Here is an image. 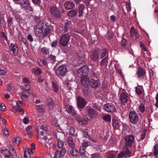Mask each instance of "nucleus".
<instances>
[{
    "mask_svg": "<svg viewBox=\"0 0 158 158\" xmlns=\"http://www.w3.org/2000/svg\"><path fill=\"white\" fill-rule=\"evenodd\" d=\"M64 142L62 140H59L57 142V145L59 148H62L64 146Z\"/></svg>",
    "mask_w": 158,
    "mask_h": 158,
    "instance_id": "46",
    "label": "nucleus"
},
{
    "mask_svg": "<svg viewBox=\"0 0 158 158\" xmlns=\"http://www.w3.org/2000/svg\"><path fill=\"white\" fill-rule=\"evenodd\" d=\"M98 112L92 108H90L88 110V117L89 120H90L97 117L98 115Z\"/></svg>",
    "mask_w": 158,
    "mask_h": 158,
    "instance_id": "11",
    "label": "nucleus"
},
{
    "mask_svg": "<svg viewBox=\"0 0 158 158\" xmlns=\"http://www.w3.org/2000/svg\"><path fill=\"white\" fill-rule=\"evenodd\" d=\"M70 39V36L69 34H64L61 37L60 40V45L63 46H66L68 44Z\"/></svg>",
    "mask_w": 158,
    "mask_h": 158,
    "instance_id": "5",
    "label": "nucleus"
},
{
    "mask_svg": "<svg viewBox=\"0 0 158 158\" xmlns=\"http://www.w3.org/2000/svg\"><path fill=\"white\" fill-rule=\"evenodd\" d=\"M54 101L51 99L49 100L48 105L49 109L50 110H52L53 109L54 106Z\"/></svg>",
    "mask_w": 158,
    "mask_h": 158,
    "instance_id": "42",
    "label": "nucleus"
},
{
    "mask_svg": "<svg viewBox=\"0 0 158 158\" xmlns=\"http://www.w3.org/2000/svg\"><path fill=\"white\" fill-rule=\"evenodd\" d=\"M77 102L78 106L81 108H83L86 105L87 101L80 96L77 98Z\"/></svg>",
    "mask_w": 158,
    "mask_h": 158,
    "instance_id": "10",
    "label": "nucleus"
},
{
    "mask_svg": "<svg viewBox=\"0 0 158 158\" xmlns=\"http://www.w3.org/2000/svg\"><path fill=\"white\" fill-rule=\"evenodd\" d=\"M108 57L107 56H106L105 58L103 59L100 63V64L101 66H104L105 65L106 66L108 64Z\"/></svg>",
    "mask_w": 158,
    "mask_h": 158,
    "instance_id": "40",
    "label": "nucleus"
},
{
    "mask_svg": "<svg viewBox=\"0 0 158 158\" xmlns=\"http://www.w3.org/2000/svg\"><path fill=\"white\" fill-rule=\"evenodd\" d=\"M89 130L87 129H84L83 131V138H88L92 141L94 142H96V141L94 139L91 138L90 136L89 135Z\"/></svg>",
    "mask_w": 158,
    "mask_h": 158,
    "instance_id": "17",
    "label": "nucleus"
},
{
    "mask_svg": "<svg viewBox=\"0 0 158 158\" xmlns=\"http://www.w3.org/2000/svg\"><path fill=\"white\" fill-rule=\"evenodd\" d=\"M154 154L155 156L157 157V155H158V145L157 144L155 145L154 146Z\"/></svg>",
    "mask_w": 158,
    "mask_h": 158,
    "instance_id": "47",
    "label": "nucleus"
},
{
    "mask_svg": "<svg viewBox=\"0 0 158 158\" xmlns=\"http://www.w3.org/2000/svg\"><path fill=\"white\" fill-rule=\"evenodd\" d=\"M52 89L56 92H57L59 90V88L57 84L54 82L52 83Z\"/></svg>",
    "mask_w": 158,
    "mask_h": 158,
    "instance_id": "45",
    "label": "nucleus"
},
{
    "mask_svg": "<svg viewBox=\"0 0 158 158\" xmlns=\"http://www.w3.org/2000/svg\"><path fill=\"white\" fill-rule=\"evenodd\" d=\"M36 108L37 111L40 112H43L45 110V106L44 105H37Z\"/></svg>",
    "mask_w": 158,
    "mask_h": 158,
    "instance_id": "43",
    "label": "nucleus"
},
{
    "mask_svg": "<svg viewBox=\"0 0 158 158\" xmlns=\"http://www.w3.org/2000/svg\"><path fill=\"white\" fill-rule=\"evenodd\" d=\"M130 34L131 36H135L136 38H138L139 36V35L137 32L134 29L133 27H131L130 31Z\"/></svg>",
    "mask_w": 158,
    "mask_h": 158,
    "instance_id": "30",
    "label": "nucleus"
},
{
    "mask_svg": "<svg viewBox=\"0 0 158 158\" xmlns=\"http://www.w3.org/2000/svg\"><path fill=\"white\" fill-rule=\"evenodd\" d=\"M108 143L111 146L115 145L116 143V138L114 136H111L108 142Z\"/></svg>",
    "mask_w": 158,
    "mask_h": 158,
    "instance_id": "26",
    "label": "nucleus"
},
{
    "mask_svg": "<svg viewBox=\"0 0 158 158\" xmlns=\"http://www.w3.org/2000/svg\"><path fill=\"white\" fill-rule=\"evenodd\" d=\"M48 130V128L46 125H42L39 129L36 128V131L39 135V139H41L40 142L44 145L45 146L48 148H50L52 143L51 139H48L46 136H44V131H46Z\"/></svg>",
    "mask_w": 158,
    "mask_h": 158,
    "instance_id": "2",
    "label": "nucleus"
},
{
    "mask_svg": "<svg viewBox=\"0 0 158 158\" xmlns=\"http://www.w3.org/2000/svg\"><path fill=\"white\" fill-rule=\"evenodd\" d=\"M56 135L57 139L59 140H62L65 137V135L64 133L58 131L56 132Z\"/></svg>",
    "mask_w": 158,
    "mask_h": 158,
    "instance_id": "24",
    "label": "nucleus"
},
{
    "mask_svg": "<svg viewBox=\"0 0 158 158\" xmlns=\"http://www.w3.org/2000/svg\"><path fill=\"white\" fill-rule=\"evenodd\" d=\"M67 71V68L64 65H62L59 66L56 70L57 75L63 76L64 75Z\"/></svg>",
    "mask_w": 158,
    "mask_h": 158,
    "instance_id": "6",
    "label": "nucleus"
},
{
    "mask_svg": "<svg viewBox=\"0 0 158 158\" xmlns=\"http://www.w3.org/2000/svg\"><path fill=\"white\" fill-rule=\"evenodd\" d=\"M106 146L105 145H99L98 147L99 149L101 152H104L105 150Z\"/></svg>",
    "mask_w": 158,
    "mask_h": 158,
    "instance_id": "62",
    "label": "nucleus"
},
{
    "mask_svg": "<svg viewBox=\"0 0 158 158\" xmlns=\"http://www.w3.org/2000/svg\"><path fill=\"white\" fill-rule=\"evenodd\" d=\"M1 152L5 157L9 158L10 156V151L9 150L5 149L4 150H2Z\"/></svg>",
    "mask_w": 158,
    "mask_h": 158,
    "instance_id": "34",
    "label": "nucleus"
},
{
    "mask_svg": "<svg viewBox=\"0 0 158 158\" xmlns=\"http://www.w3.org/2000/svg\"><path fill=\"white\" fill-rule=\"evenodd\" d=\"M130 152L129 149L126 148L125 151H122L117 155V158H127Z\"/></svg>",
    "mask_w": 158,
    "mask_h": 158,
    "instance_id": "15",
    "label": "nucleus"
},
{
    "mask_svg": "<svg viewBox=\"0 0 158 158\" xmlns=\"http://www.w3.org/2000/svg\"><path fill=\"white\" fill-rule=\"evenodd\" d=\"M22 5L24 7H28L29 5V2L28 0H23Z\"/></svg>",
    "mask_w": 158,
    "mask_h": 158,
    "instance_id": "51",
    "label": "nucleus"
},
{
    "mask_svg": "<svg viewBox=\"0 0 158 158\" xmlns=\"http://www.w3.org/2000/svg\"><path fill=\"white\" fill-rule=\"evenodd\" d=\"M98 133L99 134V139L103 140H105L107 139L108 136L107 135L106 136L105 135L103 131L100 132L99 131H98Z\"/></svg>",
    "mask_w": 158,
    "mask_h": 158,
    "instance_id": "25",
    "label": "nucleus"
},
{
    "mask_svg": "<svg viewBox=\"0 0 158 158\" xmlns=\"http://www.w3.org/2000/svg\"><path fill=\"white\" fill-rule=\"evenodd\" d=\"M147 129H144L141 133L140 135V139H137V140L139 141L140 140H143L145 138Z\"/></svg>",
    "mask_w": 158,
    "mask_h": 158,
    "instance_id": "38",
    "label": "nucleus"
},
{
    "mask_svg": "<svg viewBox=\"0 0 158 158\" xmlns=\"http://www.w3.org/2000/svg\"><path fill=\"white\" fill-rule=\"evenodd\" d=\"M89 77L87 75L81 76V82L82 86L87 87L89 84Z\"/></svg>",
    "mask_w": 158,
    "mask_h": 158,
    "instance_id": "14",
    "label": "nucleus"
},
{
    "mask_svg": "<svg viewBox=\"0 0 158 158\" xmlns=\"http://www.w3.org/2000/svg\"><path fill=\"white\" fill-rule=\"evenodd\" d=\"M85 149L82 147H80L79 151L81 155L85 154Z\"/></svg>",
    "mask_w": 158,
    "mask_h": 158,
    "instance_id": "57",
    "label": "nucleus"
},
{
    "mask_svg": "<svg viewBox=\"0 0 158 158\" xmlns=\"http://www.w3.org/2000/svg\"><path fill=\"white\" fill-rule=\"evenodd\" d=\"M28 96L29 94L27 92H23L21 94V98L23 100H26L28 98Z\"/></svg>",
    "mask_w": 158,
    "mask_h": 158,
    "instance_id": "39",
    "label": "nucleus"
},
{
    "mask_svg": "<svg viewBox=\"0 0 158 158\" xmlns=\"http://www.w3.org/2000/svg\"><path fill=\"white\" fill-rule=\"evenodd\" d=\"M90 143L89 141H85L82 144V146L81 147L82 148H86L90 145Z\"/></svg>",
    "mask_w": 158,
    "mask_h": 158,
    "instance_id": "54",
    "label": "nucleus"
},
{
    "mask_svg": "<svg viewBox=\"0 0 158 158\" xmlns=\"http://www.w3.org/2000/svg\"><path fill=\"white\" fill-rule=\"evenodd\" d=\"M23 81L24 83H30V81L29 79L26 77L23 78Z\"/></svg>",
    "mask_w": 158,
    "mask_h": 158,
    "instance_id": "63",
    "label": "nucleus"
},
{
    "mask_svg": "<svg viewBox=\"0 0 158 158\" xmlns=\"http://www.w3.org/2000/svg\"><path fill=\"white\" fill-rule=\"evenodd\" d=\"M12 110L14 112L19 111V114L22 115L24 114V111L23 109L22 108L17 107V106H14Z\"/></svg>",
    "mask_w": 158,
    "mask_h": 158,
    "instance_id": "23",
    "label": "nucleus"
},
{
    "mask_svg": "<svg viewBox=\"0 0 158 158\" xmlns=\"http://www.w3.org/2000/svg\"><path fill=\"white\" fill-rule=\"evenodd\" d=\"M89 71V68L87 65H84L80 68L78 70V73L81 74V76L87 75Z\"/></svg>",
    "mask_w": 158,
    "mask_h": 158,
    "instance_id": "13",
    "label": "nucleus"
},
{
    "mask_svg": "<svg viewBox=\"0 0 158 158\" xmlns=\"http://www.w3.org/2000/svg\"><path fill=\"white\" fill-rule=\"evenodd\" d=\"M32 2L35 4L39 5L41 2V0H32Z\"/></svg>",
    "mask_w": 158,
    "mask_h": 158,
    "instance_id": "64",
    "label": "nucleus"
},
{
    "mask_svg": "<svg viewBox=\"0 0 158 158\" xmlns=\"http://www.w3.org/2000/svg\"><path fill=\"white\" fill-rule=\"evenodd\" d=\"M88 118H84L83 119H81L79 120V123L81 126H84L85 125L87 124L88 123Z\"/></svg>",
    "mask_w": 158,
    "mask_h": 158,
    "instance_id": "32",
    "label": "nucleus"
},
{
    "mask_svg": "<svg viewBox=\"0 0 158 158\" xmlns=\"http://www.w3.org/2000/svg\"><path fill=\"white\" fill-rule=\"evenodd\" d=\"M50 12L52 16L57 18L61 17L60 10L55 5L51 6L50 8Z\"/></svg>",
    "mask_w": 158,
    "mask_h": 158,
    "instance_id": "3",
    "label": "nucleus"
},
{
    "mask_svg": "<svg viewBox=\"0 0 158 158\" xmlns=\"http://www.w3.org/2000/svg\"><path fill=\"white\" fill-rule=\"evenodd\" d=\"M104 108L105 110L108 112H113L115 110V107L114 104L107 103L104 105Z\"/></svg>",
    "mask_w": 158,
    "mask_h": 158,
    "instance_id": "8",
    "label": "nucleus"
},
{
    "mask_svg": "<svg viewBox=\"0 0 158 158\" xmlns=\"http://www.w3.org/2000/svg\"><path fill=\"white\" fill-rule=\"evenodd\" d=\"M6 110V107L4 104L3 103H0V110L4 111Z\"/></svg>",
    "mask_w": 158,
    "mask_h": 158,
    "instance_id": "55",
    "label": "nucleus"
},
{
    "mask_svg": "<svg viewBox=\"0 0 158 158\" xmlns=\"http://www.w3.org/2000/svg\"><path fill=\"white\" fill-rule=\"evenodd\" d=\"M35 35L38 37L44 38L46 37L51 32L49 28L44 25V23L40 22L34 28Z\"/></svg>",
    "mask_w": 158,
    "mask_h": 158,
    "instance_id": "1",
    "label": "nucleus"
},
{
    "mask_svg": "<svg viewBox=\"0 0 158 158\" xmlns=\"http://www.w3.org/2000/svg\"><path fill=\"white\" fill-rule=\"evenodd\" d=\"M38 62L39 65L40 66H45L47 64V59L46 58H44L43 59H39L38 60Z\"/></svg>",
    "mask_w": 158,
    "mask_h": 158,
    "instance_id": "28",
    "label": "nucleus"
},
{
    "mask_svg": "<svg viewBox=\"0 0 158 158\" xmlns=\"http://www.w3.org/2000/svg\"><path fill=\"white\" fill-rule=\"evenodd\" d=\"M85 9V7L83 4H80L78 6V12L79 13V16H81L82 15L84 10Z\"/></svg>",
    "mask_w": 158,
    "mask_h": 158,
    "instance_id": "35",
    "label": "nucleus"
},
{
    "mask_svg": "<svg viewBox=\"0 0 158 158\" xmlns=\"http://www.w3.org/2000/svg\"><path fill=\"white\" fill-rule=\"evenodd\" d=\"M64 5L66 9L69 10L73 8L74 6V4L70 1H66L64 2Z\"/></svg>",
    "mask_w": 158,
    "mask_h": 158,
    "instance_id": "18",
    "label": "nucleus"
},
{
    "mask_svg": "<svg viewBox=\"0 0 158 158\" xmlns=\"http://www.w3.org/2000/svg\"><path fill=\"white\" fill-rule=\"evenodd\" d=\"M112 125L114 127L118 129L119 127L118 121L115 119H112Z\"/></svg>",
    "mask_w": 158,
    "mask_h": 158,
    "instance_id": "44",
    "label": "nucleus"
},
{
    "mask_svg": "<svg viewBox=\"0 0 158 158\" xmlns=\"http://www.w3.org/2000/svg\"><path fill=\"white\" fill-rule=\"evenodd\" d=\"M27 135L29 138H31L33 135V129L32 127L29 126L26 128Z\"/></svg>",
    "mask_w": 158,
    "mask_h": 158,
    "instance_id": "21",
    "label": "nucleus"
},
{
    "mask_svg": "<svg viewBox=\"0 0 158 158\" xmlns=\"http://www.w3.org/2000/svg\"><path fill=\"white\" fill-rule=\"evenodd\" d=\"M10 47H12V49H10V51H12L15 55H17L18 52V48L17 45L16 44H13L11 43L10 44Z\"/></svg>",
    "mask_w": 158,
    "mask_h": 158,
    "instance_id": "19",
    "label": "nucleus"
},
{
    "mask_svg": "<svg viewBox=\"0 0 158 158\" xmlns=\"http://www.w3.org/2000/svg\"><path fill=\"white\" fill-rule=\"evenodd\" d=\"M52 123L56 127H59V124L56 119H53L52 120Z\"/></svg>",
    "mask_w": 158,
    "mask_h": 158,
    "instance_id": "58",
    "label": "nucleus"
},
{
    "mask_svg": "<svg viewBox=\"0 0 158 158\" xmlns=\"http://www.w3.org/2000/svg\"><path fill=\"white\" fill-rule=\"evenodd\" d=\"M17 155L15 148L13 147H10V157L16 158Z\"/></svg>",
    "mask_w": 158,
    "mask_h": 158,
    "instance_id": "33",
    "label": "nucleus"
},
{
    "mask_svg": "<svg viewBox=\"0 0 158 158\" xmlns=\"http://www.w3.org/2000/svg\"><path fill=\"white\" fill-rule=\"evenodd\" d=\"M22 141V139L19 137H15L13 140V143L14 145L18 146L20 144Z\"/></svg>",
    "mask_w": 158,
    "mask_h": 158,
    "instance_id": "20",
    "label": "nucleus"
},
{
    "mask_svg": "<svg viewBox=\"0 0 158 158\" xmlns=\"http://www.w3.org/2000/svg\"><path fill=\"white\" fill-rule=\"evenodd\" d=\"M146 73L145 71L141 68H139L138 69L137 75L139 77L144 76Z\"/></svg>",
    "mask_w": 158,
    "mask_h": 158,
    "instance_id": "27",
    "label": "nucleus"
},
{
    "mask_svg": "<svg viewBox=\"0 0 158 158\" xmlns=\"http://www.w3.org/2000/svg\"><path fill=\"white\" fill-rule=\"evenodd\" d=\"M129 119L131 123L136 124L138 121L139 117L137 113L134 111H131L129 114Z\"/></svg>",
    "mask_w": 158,
    "mask_h": 158,
    "instance_id": "4",
    "label": "nucleus"
},
{
    "mask_svg": "<svg viewBox=\"0 0 158 158\" xmlns=\"http://www.w3.org/2000/svg\"><path fill=\"white\" fill-rule=\"evenodd\" d=\"M89 84L92 88H94L98 87L100 85L98 81L94 79H91L89 81Z\"/></svg>",
    "mask_w": 158,
    "mask_h": 158,
    "instance_id": "16",
    "label": "nucleus"
},
{
    "mask_svg": "<svg viewBox=\"0 0 158 158\" xmlns=\"http://www.w3.org/2000/svg\"><path fill=\"white\" fill-rule=\"evenodd\" d=\"M77 12V9H75L73 10H71L68 12L67 15L68 16L72 17L75 16Z\"/></svg>",
    "mask_w": 158,
    "mask_h": 158,
    "instance_id": "37",
    "label": "nucleus"
},
{
    "mask_svg": "<svg viewBox=\"0 0 158 158\" xmlns=\"http://www.w3.org/2000/svg\"><path fill=\"white\" fill-rule=\"evenodd\" d=\"M102 55L101 56V59L103 58L104 56L106 55L107 51L105 49H103L101 50Z\"/></svg>",
    "mask_w": 158,
    "mask_h": 158,
    "instance_id": "53",
    "label": "nucleus"
},
{
    "mask_svg": "<svg viewBox=\"0 0 158 158\" xmlns=\"http://www.w3.org/2000/svg\"><path fill=\"white\" fill-rule=\"evenodd\" d=\"M75 131V129L73 127H71L69 129V133L71 135H74Z\"/></svg>",
    "mask_w": 158,
    "mask_h": 158,
    "instance_id": "56",
    "label": "nucleus"
},
{
    "mask_svg": "<svg viewBox=\"0 0 158 158\" xmlns=\"http://www.w3.org/2000/svg\"><path fill=\"white\" fill-rule=\"evenodd\" d=\"M42 52L46 54H49V51L48 49L46 48H43L41 49Z\"/></svg>",
    "mask_w": 158,
    "mask_h": 158,
    "instance_id": "52",
    "label": "nucleus"
},
{
    "mask_svg": "<svg viewBox=\"0 0 158 158\" xmlns=\"http://www.w3.org/2000/svg\"><path fill=\"white\" fill-rule=\"evenodd\" d=\"M102 118L105 121L109 122L111 121V117L110 115L108 114H106L102 115Z\"/></svg>",
    "mask_w": 158,
    "mask_h": 158,
    "instance_id": "36",
    "label": "nucleus"
},
{
    "mask_svg": "<svg viewBox=\"0 0 158 158\" xmlns=\"http://www.w3.org/2000/svg\"><path fill=\"white\" fill-rule=\"evenodd\" d=\"M139 110L141 112H143L145 110V107L143 104H140L138 107Z\"/></svg>",
    "mask_w": 158,
    "mask_h": 158,
    "instance_id": "50",
    "label": "nucleus"
},
{
    "mask_svg": "<svg viewBox=\"0 0 158 158\" xmlns=\"http://www.w3.org/2000/svg\"><path fill=\"white\" fill-rule=\"evenodd\" d=\"M99 52L98 51H96L94 52L91 56V60L94 61H96L99 58Z\"/></svg>",
    "mask_w": 158,
    "mask_h": 158,
    "instance_id": "29",
    "label": "nucleus"
},
{
    "mask_svg": "<svg viewBox=\"0 0 158 158\" xmlns=\"http://www.w3.org/2000/svg\"><path fill=\"white\" fill-rule=\"evenodd\" d=\"M9 130L6 129H4L2 131V134L3 135L6 137H7L9 135Z\"/></svg>",
    "mask_w": 158,
    "mask_h": 158,
    "instance_id": "48",
    "label": "nucleus"
},
{
    "mask_svg": "<svg viewBox=\"0 0 158 158\" xmlns=\"http://www.w3.org/2000/svg\"><path fill=\"white\" fill-rule=\"evenodd\" d=\"M31 147L30 149L28 151V154H33V151L32 150H34L35 149V144L34 143H32L31 145Z\"/></svg>",
    "mask_w": 158,
    "mask_h": 158,
    "instance_id": "49",
    "label": "nucleus"
},
{
    "mask_svg": "<svg viewBox=\"0 0 158 158\" xmlns=\"http://www.w3.org/2000/svg\"><path fill=\"white\" fill-rule=\"evenodd\" d=\"M32 73L35 75H39L42 72L40 69L38 68H35L32 69Z\"/></svg>",
    "mask_w": 158,
    "mask_h": 158,
    "instance_id": "31",
    "label": "nucleus"
},
{
    "mask_svg": "<svg viewBox=\"0 0 158 158\" xmlns=\"http://www.w3.org/2000/svg\"><path fill=\"white\" fill-rule=\"evenodd\" d=\"M135 139V136L132 135H128L126 136L125 144L129 147H131L133 144Z\"/></svg>",
    "mask_w": 158,
    "mask_h": 158,
    "instance_id": "7",
    "label": "nucleus"
},
{
    "mask_svg": "<svg viewBox=\"0 0 158 158\" xmlns=\"http://www.w3.org/2000/svg\"><path fill=\"white\" fill-rule=\"evenodd\" d=\"M91 156L92 158H102V156L98 153L92 154Z\"/></svg>",
    "mask_w": 158,
    "mask_h": 158,
    "instance_id": "59",
    "label": "nucleus"
},
{
    "mask_svg": "<svg viewBox=\"0 0 158 158\" xmlns=\"http://www.w3.org/2000/svg\"><path fill=\"white\" fill-rule=\"evenodd\" d=\"M69 152L71 155L75 157H77L79 153L78 150L74 148H72L70 149Z\"/></svg>",
    "mask_w": 158,
    "mask_h": 158,
    "instance_id": "22",
    "label": "nucleus"
},
{
    "mask_svg": "<svg viewBox=\"0 0 158 158\" xmlns=\"http://www.w3.org/2000/svg\"><path fill=\"white\" fill-rule=\"evenodd\" d=\"M66 150L65 148H64L60 150H58L56 151L54 158H61L64 157L66 153Z\"/></svg>",
    "mask_w": 158,
    "mask_h": 158,
    "instance_id": "9",
    "label": "nucleus"
},
{
    "mask_svg": "<svg viewBox=\"0 0 158 158\" xmlns=\"http://www.w3.org/2000/svg\"><path fill=\"white\" fill-rule=\"evenodd\" d=\"M129 97L127 94L125 93H122L120 94L119 97V101L122 104H124L126 103L129 99Z\"/></svg>",
    "mask_w": 158,
    "mask_h": 158,
    "instance_id": "12",
    "label": "nucleus"
},
{
    "mask_svg": "<svg viewBox=\"0 0 158 158\" xmlns=\"http://www.w3.org/2000/svg\"><path fill=\"white\" fill-rule=\"evenodd\" d=\"M127 44L126 40L125 38H123L122 40L121 44L122 46L125 48Z\"/></svg>",
    "mask_w": 158,
    "mask_h": 158,
    "instance_id": "61",
    "label": "nucleus"
},
{
    "mask_svg": "<svg viewBox=\"0 0 158 158\" xmlns=\"http://www.w3.org/2000/svg\"><path fill=\"white\" fill-rule=\"evenodd\" d=\"M27 153L25 152L24 153V156L25 158H37L36 157H35L34 158H33V157L32 156L31 154H28V155H27Z\"/></svg>",
    "mask_w": 158,
    "mask_h": 158,
    "instance_id": "60",
    "label": "nucleus"
},
{
    "mask_svg": "<svg viewBox=\"0 0 158 158\" xmlns=\"http://www.w3.org/2000/svg\"><path fill=\"white\" fill-rule=\"evenodd\" d=\"M68 142L69 146L71 148L75 147V145L73 141V139L72 137H69L68 139Z\"/></svg>",
    "mask_w": 158,
    "mask_h": 158,
    "instance_id": "41",
    "label": "nucleus"
}]
</instances>
